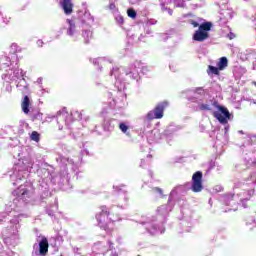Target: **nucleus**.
Listing matches in <instances>:
<instances>
[{
    "label": "nucleus",
    "mask_w": 256,
    "mask_h": 256,
    "mask_svg": "<svg viewBox=\"0 0 256 256\" xmlns=\"http://www.w3.org/2000/svg\"><path fill=\"white\" fill-rule=\"evenodd\" d=\"M130 5H138V3H141V0H128Z\"/></svg>",
    "instance_id": "c756f323"
},
{
    "label": "nucleus",
    "mask_w": 256,
    "mask_h": 256,
    "mask_svg": "<svg viewBox=\"0 0 256 256\" xmlns=\"http://www.w3.org/2000/svg\"><path fill=\"white\" fill-rule=\"evenodd\" d=\"M138 39L139 41H143V39H145V35L141 34Z\"/></svg>",
    "instance_id": "f704fd0d"
},
{
    "label": "nucleus",
    "mask_w": 256,
    "mask_h": 256,
    "mask_svg": "<svg viewBox=\"0 0 256 256\" xmlns=\"http://www.w3.org/2000/svg\"><path fill=\"white\" fill-rule=\"evenodd\" d=\"M236 63H239V60H237Z\"/></svg>",
    "instance_id": "58836bf2"
},
{
    "label": "nucleus",
    "mask_w": 256,
    "mask_h": 256,
    "mask_svg": "<svg viewBox=\"0 0 256 256\" xmlns=\"http://www.w3.org/2000/svg\"><path fill=\"white\" fill-rule=\"evenodd\" d=\"M90 63H92L93 65H107V64L113 65L115 61L113 60V58H111V56H104V57H98L94 59L90 58Z\"/></svg>",
    "instance_id": "9d476101"
},
{
    "label": "nucleus",
    "mask_w": 256,
    "mask_h": 256,
    "mask_svg": "<svg viewBox=\"0 0 256 256\" xmlns=\"http://www.w3.org/2000/svg\"><path fill=\"white\" fill-rule=\"evenodd\" d=\"M127 15L130 17V19H137V11H135L133 8L127 9Z\"/></svg>",
    "instance_id": "aec40b11"
},
{
    "label": "nucleus",
    "mask_w": 256,
    "mask_h": 256,
    "mask_svg": "<svg viewBox=\"0 0 256 256\" xmlns=\"http://www.w3.org/2000/svg\"><path fill=\"white\" fill-rule=\"evenodd\" d=\"M31 105V100L29 99V96H24V99L21 103V109L25 115H29V107Z\"/></svg>",
    "instance_id": "dca6fc26"
},
{
    "label": "nucleus",
    "mask_w": 256,
    "mask_h": 256,
    "mask_svg": "<svg viewBox=\"0 0 256 256\" xmlns=\"http://www.w3.org/2000/svg\"><path fill=\"white\" fill-rule=\"evenodd\" d=\"M210 65H229V59H227L225 56H222L218 61L210 60Z\"/></svg>",
    "instance_id": "a211bd4d"
},
{
    "label": "nucleus",
    "mask_w": 256,
    "mask_h": 256,
    "mask_svg": "<svg viewBox=\"0 0 256 256\" xmlns=\"http://www.w3.org/2000/svg\"><path fill=\"white\" fill-rule=\"evenodd\" d=\"M115 20H116V22H117L119 25H123V24L125 23V19H124L123 16H121V15H117V16L115 17Z\"/></svg>",
    "instance_id": "393cba45"
},
{
    "label": "nucleus",
    "mask_w": 256,
    "mask_h": 256,
    "mask_svg": "<svg viewBox=\"0 0 256 256\" xmlns=\"http://www.w3.org/2000/svg\"><path fill=\"white\" fill-rule=\"evenodd\" d=\"M198 6H199V7H201V5H199V4H196V7H198Z\"/></svg>",
    "instance_id": "4c0bfd02"
},
{
    "label": "nucleus",
    "mask_w": 256,
    "mask_h": 256,
    "mask_svg": "<svg viewBox=\"0 0 256 256\" xmlns=\"http://www.w3.org/2000/svg\"><path fill=\"white\" fill-rule=\"evenodd\" d=\"M119 129L122 131V133H127V131H129V126H127L125 123H120Z\"/></svg>",
    "instance_id": "4be33fe9"
},
{
    "label": "nucleus",
    "mask_w": 256,
    "mask_h": 256,
    "mask_svg": "<svg viewBox=\"0 0 256 256\" xmlns=\"http://www.w3.org/2000/svg\"><path fill=\"white\" fill-rule=\"evenodd\" d=\"M108 9L110 11H115V9H117V6L115 5V2H110Z\"/></svg>",
    "instance_id": "bb28decb"
},
{
    "label": "nucleus",
    "mask_w": 256,
    "mask_h": 256,
    "mask_svg": "<svg viewBox=\"0 0 256 256\" xmlns=\"http://www.w3.org/2000/svg\"><path fill=\"white\" fill-rule=\"evenodd\" d=\"M162 39L163 41H167V39H169V36L167 34L162 35Z\"/></svg>",
    "instance_id": "72a5a7b5"
},
{
    "label": "nucleus",
    "mask_w": 256,
    "mask_h": 256,
    "mask_svg": "<svg viewBox=\"0 0 256 256\" xmlns=\"http://www.w3.org/2000/svg\"><path fill=\"white\" fill-rule=\"evenodd\" d=\"M161 9L162 11H167L168 15H173V9L165 6V4L163 3L161 4Z\"/></svg>",
    "instance_id": "b1692460"
},
{
    "label": "nucleus",
    "mask_w": 256,
    "mask_h": 256,
    "mask_svg": "<svg viewBox=\"0 0 256 256\" xmlns=\"http://www.w3.org/2000/svg\"><path fill=\"white\" fill-rule=\"evenodd\" d=\"M204 57V59H206L207 57L205 56V54H199L198 55V59H201V58H203Z\"/></svg>",
    "instance_id": "c9c22d12"
},
{
    "label": "nucleus",
    "mask_w": 256,
    "mask_h": 256,
    "mask_svg": "<svg viewBox=\"0 0 256 256\" xmlns=\"http://www.w3.org/2000/svg\"><path fill=\"white\" fill-rule=\"evenodd\" d=\"M153 191H156V193H159L160 195H163V190L159 187H155Z\"/></svg>",
    "instance_id": "2f4dec72"
},
{
    "label": "nucleus",
    "mask_w": 256,
    "mask_h": 256,
    "mask_svg": "<svg viewBox=\"0 0 256 256\" xmlns=\"http://www.w3.org/2000/svg\"><path fill=\"white\" fill-rule=\"evenodd\" d=\"M39 253L41 256H45L49 253V240L45 236H43L39 242Z\"/></svg>",
    "instance_id": "f8f14e48"
},
{
    "label": "nucleus",
    "mask_w": 256,
    "mask_h": 256,
    "mask_svg": "<svg viewBox=\"0 0 256 256\" xmlns=\"http://www.w3.org/2000/svg\"><path fill=\"white\" fill-rule=\"evenodd\" d=\"M59 3H60V7H61L62 11L66 15H71V13H73L74 4H73L72 0H60Z\"/></svg>",
    "instance_id": "9b49d317"
},
{
    "label": "nucleus",
    "mask_w": 256,
    "mask_h": 256,
    "mask_svg": "<svg viewBox=\"0 0 256 256\" xmlns=\"http://www.w3.org/2000/svg\"><path fill=\"white\" fill-rule=\"evenodd\" d=\"M82 38L84 39V45L91 43V39H93V30L91 27L82 29Z\"/></svg>",
    "instance_id": "ddd939ff"
},
{
    "label": "nucleus",
    "mask_w": 256,
    "mask_h": 256,
    "mask_svg": "<svg viewBox=\"0 0 256 256\" xmlns=\"http://www.w3.org/2000/svg\"><path fill=\"white\" fill-rule=\"evenodd\" d=\"M145 33L146 35H151L153 31L151 30V28H149V26L145 25Z\"/></svg>",
    "instance_id": "c85d7f7f"
},
{
    "label": "nucleus",
    "mask_w": 256,
    "mask_h": 256,
    "mask_svg": "<svg viewBox=\"0 0 256 256\" xmlns=\"http://www.w3.org/2000/svg\"><path fill=\"white\" fill-rule=\"evenodd\" d=\"M225 67H227V65H219L218 68L215 66H209L207 73L208 75H219V71H223V69H225Z\"/></svg>",
    "instance_id": "f3484780"
},
{
    "label": "nucleus",
    "mask_w": 256,
    "mask_h": 256,
    "mask_svg": "<svg viewBox=\"0 0 256 256\" xmlns=\"http://www.w3.org/2000/svg\"><path fill=\"white\" fill-rule=\"evenodd\" d=\"M167 107H169V103L165 101L160 102L156 105L153 112L148 113V119H163V113Z\"/></svg>",
    "instance_id": "39448f33"
},
{
    "label": "nucleus",
    "mask_w": 256,
    "mask_h": 256,
    "mask_svg": "<svg viewBox=\"0 0 256 256\" xmlns=\"http://www.w3.org/2000/svg\"><path fill=\"white\" fill-rule=\"evenodd\" d=\"M188 23L192 25L194 29L198 27L192 35L193 41L203 43V41H207V39H209V32L213 29V22L207 21L203 18H198L197 20L190 19Z\"/></svg>",
    "instance_id": "f257e3e1"
},
{
    "label": "nucleus",
    "mask_w": 256,
    "mask_h": 256,
    "mask_svg": "<svg viewBox=\"0 0 256 256\" xmlns=\"http://www.w3.org/2000/svg\"><path fill=\"white\" fill-rule=\"evenodd\" d=\"M96 219L98 221V225L104 231L109 229V223H117V221H121V214L119 212H109L107 206H100V212L96 214Z\"/></svg>",
    "instance_id": "f03ea898"
},
{
    "label": "nucleus",
    "mask_w": 256,
    "mask_h": 256,
    "mask_svg": "<svg viewBox=\"0 0 256 256\" xmlns=\"http://www.w3.org/2000/svg\"><path fill=\"white\" fill-rule=\"evenodd\" d=\"M239 61L242 63H251L252 65H256V51L255 50H246L245 52L240 53Z\"/></svg>",
    "instance_id": "1a4fd4ad"
},
{
    "label": "nucleus",
    "mask_w": 256,
    "mask_h": 256,
    "mask_svg": "<svg viewBox=\"0 0 256 256\" xmlns=\"http://www.w3.org/2000/svg\"><path fill=\"white\" fill-rule=\"evenodd\" d=\"M43 40L39 39L37 40L36 44L38 45V47H43Z\"/></svg>",
    "instance_id": "473e14b6"
},
{
    "label": "nucleus",
    "mask_w": 256,
    "mask_h": 256,
    "mask_svg": "<svg viewBox=\"0 0 256 256\" xmlns=\"http://www.w3.org/2000/svg\"><path fill=\"white\" fill-rule=\"evenodd\" d=\"M2 21L3 23H5V25H9V22L11 21V17H2Z\"/></svg>",
    "instance_id": "cd10ccee"
},
{
    "label": "nucleus",
    "mask_w": 256,
    "mask_h": 256,
    "mask_svg": "<svg viewBox=\"0 0 256 256\" xmlns=\"http://www.w3.org/2000/svg\"><path fill=\"white\" fill-rule=\"evenodd\" d=\"M138 65H143V63L140 61V62H138Z\"/></svg>",
    "instance_id": "e433bc0d"
},
{
    "label": "nucleus",
    "mask_w": 256,
    "mask_h": 256,
    "mask_svg": "<svg viewBox=\"0 0 256 256\" xmlns=\"http://www.w3.org/2000/svg\"><path fill=\"white\" fill-rule=\"evenodd\" d=\"M200 110L201 111H211V106H209L208 104H201Z\"/></svg>",
    "instance_id": "a878e982"
},
{
    "label": "nucleus",
    "mask_w": 256,
    "mask_h": 256,
    "mask_svg": "<svg viewBox=\"0 0 256 256\" xmlns=\"http://www.w3.org/2000/svg\"><path fill=\"white\" fill-rule=\"evenodd\" d=\"M14 197H18V199H22L25 201V197H29V190L27 188H18L13 192Z\"/></svg>",
    "instance_id": "4468645a"
},
{
    "label": "nucleus",
    "mask_w": 256,
    "mask_h": 256,
    "mask_svg": "<svg viewBox=\"0 0 256 256\" xmlns=\"http://www.w3.org/2000/svg\"><path fill=\"white\" fill-rule=\"evenodd\" d=\"M31 141H35L36 143H39L41 141V134L37 131H33L30 135Z\"/></svg>",
    "instance_id": "6ab92c4d"
},
{
    "label": "nucleus",
    "mask_w": 256,
    "mask_h": 256,
    "mask_svg": "<svg viewBox=\"0 0 256 256\" xmlns=\"http://www.w3.org/2000/svg\"><path fill=\"white\" fill-rule=\"evenodd\" d=\"M191 189L193 193H201L203 191V172L197 171L193 174Z\"/></svg>",
    "instance_id": "20e7f679"
},
{
    "label": "nucleus",
    "mask_w": 256,
    "mask_h": 256,
    "mask_svg": "<svg viewBox=\"0 0 256 256\" xmlns=\"http://www.w3.org/2000/svg\"><path fill=\"white\" fill-rule=\"evenodd\" d=\"M176 7H185V0H173Z\"/></svg>",
    "instance_id": "5701e85b"
},
{
    "label": "nucleus",
    "mask_w": 256,
    "mask_h": 256,
    "mask_svg": "<svg viewBox=\"0 0 256 256\" xmlns=\"http://www.w3.org/2000/svg\"><path fill=\"white\" fill-rule=\"evenodd\" d=\"M227 19H233V13L231 12V10L221 9L220 10V22L227 23Z\"/></svg>",
    "instance_id": "2eb2a0df"
},
{
    "label": "nucleus",
    "mask_w": 256,
    "mask_h": 256,
    "mask_svg": "<svg viewBox=\"0 0 256 256\" xmlns=\"http://www.w3.org/2000/svg\"><path fill=\"white\" fill-rule=\"evenodd\" d=\"M145 25L146 27H149V25H157V20L153 18H147Z\"/></svg>",
    "instance_id": "412c9836"
},
{
    "label": "nucleus",
    "mask_w": 256,
    "mask_h": 256,
    "mask_svg": "<svg viewBox=\"0 0 256 256\" xmlns=\"http://www.w3.org/2000/svg\"><path fill=\"white\" fill-rule=\"evenodd\" d=\"M23 49L17 43H12L10 45V51L8 55L2 56V60L6 61L3 65H19L23 57L19 56L17 53H21Z\"/></svg>",
    "instance_id": "7ed1b4c3"
},
{
    "label": "nucleus",
    "mask_w": 256,
    "mask_h": 256,
    "mask_svg": "<svg viewBox=\"0 0 256 256\" xmlns=\"http://www.w3.org/2000/svg\"><path fill=\"white\" fill-rule=\"evenodd\" d=\"M218 109L220 112H213V117H215L219 123L225 125L227 123V119H231V114L229 113V110L223 106H218Z\"/></svg>",
    "instance_id": "0eeeda50"
},
{
    "label": "nucleus",
    "mask_w": 256,
    "mask_h": 256,
    "mask_svg": "<svg viewBox=\"0 0 256 256\" xmlns=\"http://www.w3.org/2000/svg\"><path fill=\"white\" fill-rule=\"evenodd\" d=\"M66 23L68 24L66 35H68V37H70L73 41H79V31H77L75 21L72 19H67Z\"/></svg>",
    "instance_id": "6e6552de"
},
{
    "label": "nucleus",
    "mask_w": 256,
    "mask_h": 256,
    "mask_svg": "<svg viewBox=\"0 0 256 256\" xmlns=\"http://www.w3.org/2000/svg\"><path fill=\"white\" fill-rule=\"evenodd\" d=\"M78 17L83 28L93 27V23H95V17L91 15V12H89V10L80 12Z\"/></svg>",
    "instance_id": "423d86ee"
},
{
    "label": "nucleus",
    "mask_w": 256,
    "mask_h": 256,
    "mask_svg": "<svg viewBox=\"0 0 256 256\" xmlns=\"http://www.w3.org/2000/svg\"><path fill=\"white\" fill-rule=\"evenodd\" d=\"M138 256H141V255H138Z\"/></svg>",
    "instance_id": "ea45409f"
},
{
    "label": "nucleus",
    "mask_w": 256,
    "mask_h": 256,
    "mask_svg": "<svg viewBox=\"0 0 256 256\" xmlns=\"http://www.w3.org/2000/svg\"><path fill=\"white\" fill-rule=\"evenodd\" d=\"M227 38L230 39V40L235 39V33L229 32V33L227 34Z\"/></svg>",
    "instance_id": "7c9ffc66"
}]
</instances>
